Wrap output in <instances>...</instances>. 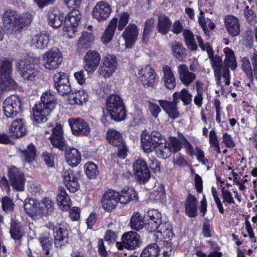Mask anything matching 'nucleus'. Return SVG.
Instances as JSON below:
<instances>
[{"instance_id": "obj_1", "label": "nucleus", "mask_w": 257, "mask_h": 257, "mask_svg": "<svg viewBox=\"0 0 257 257\" xmlns=\"http://www.w3.org/2000/svg\"><path fill=\"white\" fill-rule=\"evenodd\" d=\"M57 99L55 95L47 90L41 96L40 101L35 103L33 107V118L37 123L46 122L47 116L56 107Z\"/></svg>"}, {"instance_id": "obj_2", "label": "nucleus", "mask_w": 257, "mask_h": 257, "mask_svg": "<svg viewBox=\"0 0 257 257\" xmlns=\"http://www.w3.org/2000/svg\"><path fill=\"white\" fill-rule=\"evenodd\" d=\"M2 20L4 27L12 32H21L22 30L30 24L32 20L30 15L23 13L19 15L16 11L7 10L3 15Z\"/></svg>"}, {"instance_id": "obj_3", "label": "nucleus", "mask_w": 257, "mask_h": 257, "mask_svg": "<svg viewBox=\"0 0 257 257\" xmlns=\"http://www.w3.org/2000/svg\"><path fill=\"white\" fill-rule=\"evenodd\" d=\"M81 0H64L67 6L72 10L65 17L64 20V31L75 35L79 24L81 15L77 9L81 4Z\"/></svg>"}, {"instance_id": "obj_4", "label": "nucleus", "mask_w": 257, "mask_h": 257, "mask_svg": "<svg viewBox=\"0 0 257 257\" xmlns=\"http://www.w3.org/2000/svg\"><path fill=\"white\" fill-rule=\"evenodd\" d=\"M106 108L111 118L116 122L125 119L126 109L122 99L117 94H110L106 100Z\"/></svg>"}, {"instance_id": "obj_5", "label": "nucleus", "mask_w": 257, "mask_h": 257, "mask_svg": "<svg viewBox=\"0 0 257 257\" xmlns=\"http://www.w3.org/2000/svg\"><path fill=\"white\" fill-rule=\"evenodd\" d=\"M163 139V136L159 132L153 131L149 134L147 131H143L141 135V147L145 153L152 152L163 145L160 142Z\"/></svg>"}, {"instance_id": "obj_6", "label": "nucleus", "mask_w": 257, "mask_h": 257, "mask_svg": "<svg viewBox=\"0 0 257 257\" xmlns=\"http://www.w3.org/2000/svg\"><path fill=\"white\" fill-rule=\"evenodd\" d=\"M12 63L5 60L0 63V87L3 90L9 91L13 89L16 83L12 78Z\"/></svg>"}, {"instance_id": "obj_7", "label": "nucleus", "mask_w": 257, "mask_h": 257, "mask_svg": "<svg viewBox=\"0 0 257 257\" xmlns=\"http://www.w3.org/2000/svg\"><path fill=\"white\" fill-rule=\"evenodd\" d=\"M22 101L18 95H11L3 102V110L7 117H14L22 112Z\"/></svg>"}, {"instance_id": "obj_8", "label": "nucleus", "mask_w": 257, "mask_h": 257, "mask_svg": "<svg viewBox=\"0 0 257 257\" xmlns=\"http://www.w3.org/2000/svg\"><path fill=\"white\" fill-rule=\"evenodd\" d=\"M182 142L176 137H170L169 142L163 144V145L156 150L157 156L163 159H167L170 156L171 153L175 154L182 149Z\"/></svg>"}, {"instance_id": "obj_9", "label": "nucleus", "mask_w": 257, "mask_h": 257, "mask_svg": "<svg viewBox=\"0 0 257 257\" xmlns=\"http://www.w3.org/2000/svg\"><path fill=\"white\" fill-rule=\"evenodd\" d=\"M49 140L54 148L61 151H64V149L67 147L68 144L65 139L63 127L60 123H56L55 126L52 128Z\"/></svg>"}, {"instance_id": "obj_10", "label": "nucleus", "mask_w": 257, "mask_h": 257, "mask_svg": "<svg viewBox=\"0 0 257 257\" xmlns=\"http://www.w3.org/2000/svg\"><path fill=\"white\" fill-rule=\"evenodd\" d=\"M133 171L136 179L141 183L147 182L151 178V173L146 162L143 159L135 160Z\"/></svg>"}, {"instance_id": "obj_11", "label": "nucleus", "mask_w": 257, "mask_h": 257, "mask_svg": "<svg viewBox=\"0 0 257 257\" xmlns=\"http://www.w3.org/2000/svg\"><path fill=\"white\" fill-rule=\"evenodd\" d=\"M9 182L14 190L23 191L25 190L26 178L23 172L14 166H11L8 171Z\"/></svg>"}, {"instance_id": "obj_12", "label": "nucleus", "mask_w": 257, "mask_h": 257, "mask_svg": "<svg viewBox=\"0 0 257 257\" xmlns=\"http://www.w3.org/2000/svg\"><path fill=\"white\" fill-rule=\"evenodd\" d=\"M53 81L54 87L60 95H68L72 92L69 77L65 72H56L53 76Z\"/></svg>"}, {"instance_id": "obj_13", "label": "nucleus", "mask_w": 257, "mask_h": 257, "mask_svg": "<svg viewBox=\"0 0 257 257\" xmlns=\"http://www.w3.org/2000/svg\"><path fill=\"white\" fill-rule=\"evenodd\" d=\"M139 79L145 88H154L157 85V75L151 65H147L139 71Z\"/></svg>"}, {"instance_id": "obj_14", "label": "nucleus", "mask_w": 257, "mask_h": 257, "mask_svg": "<svg viewBox=\"0 0 257 257\" xmlns=\"http://www.w3.org/2000/svg\"><path fill=\"white\" fill-rule=\"evenodd\" d=\"M101 60V55L96 50H89L83 59V67L88 74H93L97 69Z\"/></svg>"}, {"instance_id": "obj_15", "label": "nucleus", "mask_w": 257, "mask_h": 257, "mask_svg": "<svg viewBox=\"0 0 257 257\" xmlns=\"http://www.w3.org/2000/svg\"><path fill=\"white\" fill-rule=\"evenodd\" d=\"M72 133L76 136H88L90 133V127L87 122L79 117L68 119Z\"/></svg>"}, {"instance_id": "obj_16", "label": "nucleus", "mask_w": 257, "mask_h": 257, "mask_svg": "<svg viewBox=\"0 0 257 257\" xmlns=\"http://www.w3.org/2000/svg\"><path fill=\"white\" fill-rule=\"evenodd\" d=\"M225 59L223 64L222 77L224 78L225 85L230 84V74L229 68L234 70L237 67V63L234 52L232 50L227 48L225 51Z\"/></svg>"}, {"instance_id": "obj_17", "label": "nucleus", "mask_w": 257, "mask_h": 257, "mask_svg": "<svg viewBox=\"0 0 257 257\" xmlns=\"http://www.w3.org/2000/svg\"><path fill=\"white\" fill-rule=\"evenodd\" d=\"M117 64V60L114 55H109L105 56L98 68V73L105 78H109L114 72Z\"/></svg>"}, {"instance_id": "obj_18", "label": "nucleus", "mask_w": 257, "mask_h": 257, "mask_svg": "<svg viewBox=\"0 0 257 257\" xmlns=\"http://www.w3.org/2000/svg\"><path fill=\"white\" fill-rule=\"evenodd\" d=\"M61 177L64 185L70 192L74 193L79 189V178L74 170L71 169H64Z\"/></svg>"}, {"instance_id": "obj_19", "label": "nucleus", "mask_w": 257, "mask_h": 257, "mask_svg": "<svg viewBox=\"0 0 257 257\" xmlns=\"http://www.w3.org/2000/svg\"><path fill=\"white\" fill-rule=\"evenodd\" d=\"M62 55L58 50L50 49L43 55L44 66L49 70L57 68L62 62Z\"/></svg>"}, {"instance_id": "obj_20", "label": "nucleus", "mask_w": 257, "mask_h": 257, "mask_svg": "<svg viewBox=\"0 0 257 257\" xmlns=\"http://www.w3.org/2000/svg\"><path fill=\"white\" fill-rule=\"evenodd\" d=\"M210 60L212 67L214 71L216 83L222 89L223 85H221V77L223 74V63L221 56L217 55H214L212 48L210 46Z\"/></svg>"}, {"instance_id": "obj_21", "label": "nucleus", "mask_w": 257, "mask_h": 257, "mask_svg": "<svg viewBox=\"0 0 257 257\" xmlns=\"http://www.w3.org/2000/svg\"><path fill=\"white\" fill-rule=\"evenodd\" d=\"M17 67L21 77L25 80L33 81L38 74L34 64L28 60H21L17 63Z\"/></svg>"}, {"instance_id": "obj_22", "label": "nucleus", "mask_w": 257, "mask_h": 257, "mask_svg": "<svg viewBox=\"0 0 257 257\" xmlns=\"http://www.w3.org/2000/svg\"><path fill=\"white\" fill-rule=\"evenodd\" d=\"M111 11V6L107 2L100 1L96 3L93 9L92 16L98 22H102L109 18Z\"/></svg>"}, {"instance_id": "obj_23", "label": "nucleus", "mask_w": 257, "mask_h": 257, "mask_svg": "<svg viewBox=\"0 0 257 257\" xmlns=\"http://www.w3.org/2000/svg\"><path fill=\"white\" fill-rule=\"evenodd\" d=\"M139 29L137 26L133 23H130L122 32V37L127 48H132L138 40Z\"/></svg>"}, {"instance_id": "obj_24", "label": "nucleus", "mask_w": 257, "mask_h": 257, "mask_svg": "<svg viewBox=\"0 0 257 257\" xmlns=\"http://www.w3.org/2000/svg\"><path fill=\"white\" fill-rule=\"evenodd\" d=\"M117 191L109 189L103 194L101 204L103 209H115L119 201Z\"/></svg>"}, {"instance_id": "obj_25", "label": "nucleus", "mask_w": 257, "mask_h": 257, "mask_svg": "<svg viewBox=\"0 0 257 257\" xmlns=\"http://www.w3.org/2000/svg\"><path fill=\"white\" fill-rule=\"evenodd\" d=\"M224 25L229 35L232 37L237 36L240 32L238 19L233 15H227L224 19Z\"/></svg>"}, {"instance_id": "obj_26", "label": "nucleus", "mask_w": 257, "mask_h": 257, "mask_svg": "<svg viewBox=\"0 0 257 257\" xmlns=\"http://www.w3.org/2000/svg\"><path fill=\"white\" fill-rule=\"evenodd\" d=\"M150 218L148 222L145 224V229L149 232H154L159 229L160 224L161 214L158 210H148L147 214L145 215L146 218Z\"/></svg>"}, {"instance_id": "obj_27", "label": "nucleus", "mask_w": 257, "mask_h": 257, "mask_svg": "<svg viewBox=\"0 0 257 257\" xmlns=\"http://www.w3.org/2000/svg\"><path fill=\"white\" fill-rule=\"evenodd\" d=\"M64 151L66 161L69 166L75 167L80 163L81 154L78 150L68 145Z\"/></svg>"}, {"instance_id": "obj_28", "label": "nucleus", "mask_w": 257, "mask_h": 257, "mask_svg": "<svg viewBox=\"0 0 257 257\" xmlns=\"http://www.w3.org/2000/svg\"><path fill=\"white\" fill-rule=\"evenodd\" d=\"M140 235L135 231L124 233L121 237L122 245L126 248L133 249L138 247L140 243Z\"/></svg>"}, {"instance_id": "obj_29", "label": "nucleus", "mask_w": 257, "mask_h": 257, "mask_svg": "<svg viewBox=\"0 0 257 257\" xmlns=\"http://www.w3.org/2000/svg\"><path fill=\"white\" fill-rule=\"evenodd\" d=\"M19 155L22 162L25 163L31 164L34 162L37 157L35 146L31 143L26 148L19 150Z\"/></svg>"}, {"instance_id": "obj_30", "label": "nucleus", "mask_w": 257, "mask_h": 257, "mask_svg": "<svg viewBox=\"0 0 257 257\" xmlns=\"http://www.w3.org/2000/svg\"><path fill=\"white\" fill-rule=\"evenodd\" d=\"M94 37L92 33L83 31L79 38L77 45V51L79 54L91 47L93 43Z\"/></svg>"}, {"instance_id": "obj_31", "label": "nucleus", "mask_w": 257, "mask_h": 257, "mask_svg": "<svg viewBox=\"0 0 257 257\" xmlns=\"http://www.w3.org/2000/svg\"><path fill=\"white\" fill-rule=\"evenodd\" d=\"M64 15L58 9L50 10L48 14V24L54 28H58L64 24Z\"/></svg>"}, {"instance_id": "obj_32", "label": "nucleus", "mask_w": 257, "mask_h": 257, "mask_svg": "<svg viewBox=\"0 0 257 257\" xmlns=\"http://www.w3.org/2000/svg\"><path fill=\"white\" fill-rule=\"evenodd\" d=\"M160 106L163 109L168 116L172 119H176L180 115L177 104L166 100H158Z\"/></svg>"}, {"instance_id": "obj_33", "label": "nucleus", "mask_w": 257, "mask_h": 257, "mask_svg": "<svg viewBox=\"0 0 257 257\" xmlns=\"http://www.w3.org/2000/svg\"><path fill=\"white\" fill-rule=\"evenodd\" d=\"M119 202L126 204L131 201L137 199V193L131 187L125 186L120 192H117Z\"/></svg>"}, {"instance_id": "obj_34", "label": "nucleus", "mask_w": 257, "mask_h": 257, "mask_svg": "<svg viewBox=\"0 0 257 257\" xmlns=\"http://www.w3.org/2000/svg\"><path fill=\"white\" fill-rule=\"evenodd\" d=\"M117 18H113L110 21L101 37V41L103 44H107L112 40L117 27Z\"/></svg>"}, {"instance_id": "obj_35", "label": "nucleus", "mask_w": 257, "mask_h": 257, "mask_svg": "<svg viewBox=\"0 0 257 257\" xmlns=\"http://www.w3.org/2000/svg\"><path fill=\"white\" fill-rule=\"evenodd\" d=\"M10 130L12 136L14 138H18L25 135L27 129L23 119H17L11 124Z\"/></svg>"}, {"instance_id": "obj_36", "label": "nucleus", "mask_w": 257, "mask_h": 257, "mask_svg": "<svg viewBox=\"0 0 257 257\" xmlns=\"http://www.w3.org/2000/svg\"><path fill=\"white\" fill-rule=\"evenodd\" d=\"M106 140L107 142L115 147L119 146L120 144H122L125 142L123 139L122 134L113 128H109L107 130L106 134Z\"/></svg>"}, {"instance_id": "obj_37", "label": "nucleus", "mask_w": 257, "mask_h": 257, "mask_svg": "<svg viewBox=\"0 0 257 257\" xmlns=\"http://www.w3.org/2000/svg\"><path fill=\"white\" fill-rule=\"evenodd\" d=\"M172 23L170 19L165 14L158 17L157 29L159 33L162 35H167L170 31Z\"/></svg>"}, {"instance_id": "obj_38", "label": "nucleus", "mask_w": 257, "mask_h": 257, "mask_svg": "<svg viewBox=\"0 0 257 257\" xmlns=\"http://www.w3.org/2000/svg\"><path fill=\"white\" fill-rule=\"evenodd\" d=\"M155 28V20L153 18L148 19L144 23V27L141 37V42L147 44L150 41Z\"/></svg>"}, {"instance_id": "obj_39", "label": "nucleus", "mask_w": 257, "mask_h": 257, "mask_svg": "<svg viewBox=\"0 0 257 257\" xmlns=\"http://www.w3.org/2000/svg\"><path fill=\"white\" fill-rule=\"evenodd\" d=\"M50 41V38L49 35L40 33L35 35L32 38L31 42L36 48L43 50L48 48Z\"/></svg>"}, {"instance_id": "obj_40", "label": "nucleus", "mask_w": 257, "mask_h": 257, "mask_svg": "<svg viewBox=\"0 0 257 257\" xmlns=\"http://www.w3.org/2000/svg\"><path fill=\"white\" fill-rule=\"evenodd\" d=\"M68 231L65 227H59L54 232V243L56 247H62L68 242Z\"/></svg>"}, {"instance_id": "obj_41", "label": "nucleus", "mask_w": 257, "mask_h": 257, "mask_svg": "<svg viewBox=\"0 0 257 257\" xmlns=\"http://www.w3.org/2000/svg\"><path fill=\"white\" fill-rule=\"evenodd\" d=\"M163 80L167 88L173 89L176 85V79L170 67L165 65L163 67Z\"/></svg>"}, {"instance_id": "obj_42", "label": "nucleus", "mask_w": 257, "mask_h": 257, "mask_svg": "<svg viewBox=\"0 0 257 257\" xmlns=\"http://www.w3.org/2000/svg\"><path fill=\"white\" fill-rule=\"evenodd\" d=\"M171 50L173 56L179 61L183 62L186 58L187 51L181 43L177 41L173 42Z\"/></svg>"}, {"instance_id": "obj_43", "label": "nucleus", "mask_w": 257, "mask_h": 257, "mask_svg": "<svg viewBox=\"0 0 257 257\" xmlns=\"http://www.w3.org/2000/svg\"><path fill=\"white\" fill-rule=\"evenodd\" d=\"M173 236L171 226L169 223L161 224L159 230L154 234L155 240H161L162 238H171Z\"/></svg>"}, {"instance_id": "obj_44", "label": "nucleus", "mask_w": 257, "mask_h": 257, "mask_svg": "<svg viewBox=\"0 0 257 257\" xmlns=\"http://www.w3.org/2000/svg\"><path fill=\"white\" fill-rule=\"evenodd\" d=\"M56 199L58 206L62 207L63 209H79V208L77 207L71 208V203L70 198L64 188L60 189Z\"/></svg>"}, {"instance_id": "obj_45", "label": "nucleus", "mask_w": 257, "mask_h": 257, "mask_svg": "<svg viewBox=\"0 0 257 257\" xmlns=\"http://www.w3.org/2000/svg\"><path fill=\"white\" fill-rule=\"evenodd\" d=\"M244 17L247 23L253 26L257 24V15L254 6H246L243 10Z\"/></svg>"}, {"instance_id": "obj_46", "label": "nucleus", "mask_w": 257, "mask_h": 257, "mask_svg": "<svg viewBox=\"0 0 257 257\" xmlns=\"http://www.w3.org/2000/svg\"><path fill=\"white\" fill-rule=\"evenodd\" d=\"M184 42L187 48L191 51H195L197 49V45L195 41L194 34L189 30L184 29L183 33Z\"/></svg>"}, {"instance_id": "obj_47", "label": "nucleus", "mask_w": 257, "mask_h": 257, "mask_svg": "<svg viewBox=\"0 0 257 257\" xmlns=\"http://www.w3.org/2000/svg\"><path fill=\"white\" fill-rule=\"evenodd\" d=\"M10 233L11 237L15 240L20 239L24 234V231L17 220L12 219L11 223Z\"/></svg>"}, {"instance_id": "obj_48", "label": "nucleus", "mask_w": 257, "mask_h": 257, "mask_svg": "<svg viewBox=\"0 0 257 257\" xmlns=\"http://www.w3.org/2000/svg\"><path fill=\"white\" fill-rule=\"evenodd\" d=\"M161 250L156 243H151L143 250L140 257H157Z\"/></svg>"}, {"instance_id": "obj_49", "label": "nucleus", "mask_w": 257, "mask_h": 257, "mask_svg": "<svg viewBox=\"0 0 257 257\" xmlns=\"http://www.w3.org/2000/svg\"><path fill=\"white\" fill-rule=\"evenodd\" d=\"M84 172L89 179L96 178L99 173L97 165L92 162L86 163L84 167Z\"/></svg>"}, {"instance_id": "obj_50", "label": "nucleus", "mask_w": 257, "mask_h": 257, "mask_svg": "<svg viewBox=\"0 0 257 257\" xmlns=\"http://www.w3.org/2000/svg\"><path fill=\"white\" fill-rule=\"evenodd\" d=\"M130 224L131 228L136 230L142 229L145 226L142 217L138 212L135 213L132 216Z\"/></svg>"}, {"instance_id": "obj_51", "label": "nucleus", "mask_w": 257, "mask_h": 257, "mask_svg": "<svg viewBox=\"0 0 257 257\" xmlns=\"http://www.w3.org/2000/svg\"><path fill=\"white\" fill-rule=\"evenodd\" d=\"M131 125L135 126L138 124L143 123L145 121V118L143 114V111L137 108L132 113Z\"/></svg>"}, {"instance_id": "obj_52", "label": "nucleus", "mask_w": 257, "mask_h": 257, "mask_svg": "<svg viewBox=\"0 0 257 257\" xmlns=\"http://www.w3.org/2000/svg\"><path fill=\"white\" fill-rule=\"evenodd\" d=\"M210 147L212 148L216 154H220L221 153L218 140L216 134L214 130L210 131Z\"/></svg>"}, {"instance_id": "obj_53", "label": "nucleus", "mask_w": 257, "mask_h": 257, "mask_svg": "<svg viewBox=\"0 0 257 257\" xmlns=\"http://www.w3.org/2000/svg\"><path fill=\"white\" fill-rule=\"evenodd\" d=\"M73 100L74 103L82 105L87 100V95L83 90H78L73 96Z\"/></svg>"}, {"instance_id": "obj_54", "label": "nucleus", "mask_w": 257, "mask_h": 257, "mask_svg": "<svg viewBox=\"0 0 257 257\" xmlns=\"http://www.w3.org/2000/svg\"><path fill=\"white\" fill-rule=\"evenodd\" d=\"M24 209H42L40 203L33 198H28L25 200Z\"/></svg>"}, {"instance_id": "obj_55", "label": "nucleus", "mask_w": 257, "mask_h": 257, "mask_svg": "<svg viewBox=\"0 0 257 257\" xmlns=\"http://www.w3.org/2000/svg\"><path fill=\"white\" fill-rule=\"evenodd\" d=\"M130 19V15L127 12H123L120 14L118 21H117V29L119 31H122L128 24Z\"/></svg>"}, {"instance_id": "obj_56", "label": "nucleus", "mask_w": 257, "mask_h": 257, "mask_svg": "<svg viewBox=\"0 0 257 257\" xmlns=\"http://www.w3.org/2000/svg\"><path fill=\"white\" fill-rule=\"evenodd\" d=\"M185 209H197V200L195 196L189 194L186 198Z\"/></svg>"}, {"instance_id": "obj_57", "label": "nucleus", "mask_w": 257, "mask_h": 257, "mask_svg": "<svg viewBox=\"0 0 257 257\" xmlns=\"http://www.w3.org/2000/svg\"><path fill=\"white\" fill-rule=\"evenodd\" d=\"M41 157L48 168L54 167V157L51 153L48 152H43Z\"/></svg>"}, {"instance_id": "obj_58", "label": "nucleus", "mask_w": 257, "mask_h": 257, "mask_svg": "<svg viewBox=\"0 0 257 257\" xmlns=\"http://www.w3.org/2000/svg\"><path fill=\"white\" fill-rule=\"evenodd\" d=\"M149 168L154 173L160 172V162L155 157L149 158Z\"/></svg>"}, {"instance_id": "obj_59", "label": "nucleus", "mask_w": 257, "mask_h": 257, "mask_svg": "<svg viewBox=\"0 0 257 257\" xmlns=\"http://www.w3.org/2000/svg\"><path fill=\"white\" fill-rule=\"evenodd\" d=\"M180 99L184 105H188L192 101V95L187 89L184 88L180 92Z\"/></svg>"}, {"instance_id": "obj_60", "label": "nucleus", "mask_w": 257, "mask_h": 257, "mask_svg": "<svg viewBox=\"0 0 257 257\" xmlns=\"http://www.w3.org/2000/svg\"><path fill=\"white\" fill-rule=\"evenodd\" d=\"M222 140L223 143L226 148H233L235 146V143L231 136L227 133L223 134Z\"/></svg>"}, {"instance_id": "obj_61", "label": "nucleus", "mask_w": 257, "mask_h": 257, "mask_svg": "<svg viewBox=\"0 0 257 257\" xmlns=\"http://www.w3.org/2000/svg\"><path fill=\"white\" fill-rule=\"evenodd\" d=\"M221 196L223 203L226 202L229 204L234 203V201L231 192L225 188H221Z\"/></svg>"}, {"instance_id": "obj_62", "label": "nucleus", "mask_w": 257, "mask_h": 257, "mask_svg": "<svg viewBox=\"0 0 257 257\" xmlns=\"http://www.w3.org/2000/svg\"><path fill=\"white\" fill-rule=\"evenodd\" d=\"M115 147L117 148V156L121 159H124L127 156L128 151L126 142H124L122 144H120L119 146Z\"/></svg>"}, {"instance_id": "obj_63", "label": "nucleus", "mask_w": 257, "mask_h": 257, "mask_svg": "<svg viewBox=\"0 0 257 257\" xmlns=\"http://www.w3.org/2000/svg\"><path fill=\"white\" fill-rule=\"evenodd\" d=\"M2 209H14L15 204L13 200L9 196H5L2 198Z\"/></svg>"}, {"instance_id": "obj_64", "label": "nucleus", "mask_w": 257, "mask_h": 257, "mask_svg": "<svg viewBox=\"0 0 257 257\" xmlns=\"http://www.w3.org/2000/svg\"><path fill=\"white\" fill-rule=\"evenodd\" d=\"M196 78V75L192 72H188L180 77L182 82L185 85H189Z\"/></svg>"}]
</instances>
